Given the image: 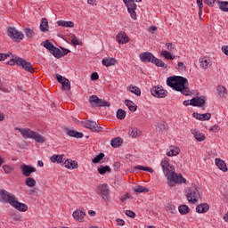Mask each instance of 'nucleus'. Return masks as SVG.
Instances as JSON below:
<instances>
[{
    "instance_id": "1",
    "label": "nucleus",
    "mask_w": 228,
    "mask_h": 228,
    "mask_svg": "<svg viewBox=\"0 0 228 228\" xmlns=\"http://www.w3.org/2000/svg\"><path fill=\"white\" fill-rule=\"evenodd\" d=\"M162 170L164 172V175L167 179L168 186H175V184H186V180L183 177V175L175 174V167L174 166H170V162L168 159H164L160 163Z\"/></svg>"
},
{
    "instance_id": "2",
    "label": "nucleus",
    "mask_w": 228,
    "mask_h": 228,
    "mask_svg": "<svg viewBox=\"0 0 228 228\" xmlns=\"http://www.w3.org/2000/svg\"><path fill=\"white\" fill-rule=\"evenodd\" d=\"M167 85L175 90L181 92L183 95H191V91L188 88V79L182 76H173L167 78Z\"/></svg>"
},
{
    "instance_id": "3",
    "label": "nucleus",
    "mask_w": 228,
    "mask_h": 228,
    "mask_svg": "<svg viewBox=\"0 0 228 228\" xmlns=\"http://www.w3.org/2000/svg\"><path fill=\"white\" fill-rule=\"evenodd\" d=\"M16 129L20 133V134H22V137L25 140H28L30 138L31 140H35L37 143H45V137H44L42 134L29 128H16Z\"/></svg>"
},
{
    "instance_id": "4",
    "label": "nucleus",
    "mask_w": 228,
    "mask_h": 228,
    "mask_svg": "<svg viewBox=\"0 0 228 228\" xmlns=\"http://www.w3.org/2000/svg\"><path fill=\"white\" fill-rule=\"evenodd\" d=\"M139 58H140L141 61H142V63H153L154 65H156V67L167 69L165 62H163V61L156 58L154 56V54L151 53V52L142 53L139 55Z\"/></svg>"
},
{
    "instance_id": "5",
    "label": "nucleus",
    "mask_w": 228,
    "mask_h": 228,
    "mask_svg": "<svg viewBox=\"0 0 228 228\" xmlns=\"http://www.w3.org/2000/svg\"><path fill=\"white\" fill-rule=\"evenodd\" d=\"M200 193H202L200 187H192L189 189L186 195L188 202H190V204H197L199 199H200Z\"/></svg>"
},
{
    "instance_id": "6",
    "label": "nucleus",
    "mask_w": 228,
    "mask_h": 228,
    "mask_svg": "<svg viewBox=\"0 0 228 228\" xmlns=\"http://www.w3.org/2000/svg\"><path fill=\"white\" fill-rule=\"evenodd\" d=\"M96 193L102 197L104 202L111 201V197L110 196V186L108 183L99 184L96 188Z\"/></svg>"
},
{
    "instance_id": "7",
    "label": "nucleus",
    "mask_w": 228,
    "mask_h": 228,
    "mask_svg": "<svg viewBox=\"0 0 228 228\" xmlns=\"http://www.w3.org/2000/svg\"><path fill=\"white\" fill-rule=\"evenodd\" d=\"M124 4L127 8V12L130 14L131 19L133 20H136V8L138 5H136V3H142V0H123Z\"/></svg>"
},
{
    "instance_id": "8",
    "label": "nucleus",
    "mask_w": 228,
    "mask_h": 228,
    "mask_svg": "<svg viewBox=\"0 0 228 228\" xmlns=\"http://www.w3.org/2000/svg\"><path fill=\"white\" fill-rule=\"evenodd\" d=\"M83 127H86V129H90L94 133H102L104 129L102 126H99L97 122L92 121V120H86V121H82L81 122Z\"/></svg>"
},
{
    "instance_id": "9",
    "label": "nucleus",
    "mask_w": 228,
    "mask_h": 228,
    "mask_svg": "<svg viewBox=\"0 0 228 228\" xmlns=\"http://www.w3.org/2000/svg\"><path fill=\"white\" fill-rule=\"evenodd\" d=\"M7 37L12 40H15V42H20V40L24 39V34L12 27L7 29Z\"/></svg>"
},
{
    "instance_id": "10",
    "label": "nucleus",
    "mask_w": 228,
    "mask_h": 228,
    "mask_svg": "<svg viewBox=\"0 0 228 228\" xmlns=\"http://www.w3.org/2000/svg\"><path fill=\"white\" fill-rule=\"evenodd\" d=\"M16 199L15 195L8 192L6 190H0V202H6L12 206Z\"/></svg>"
},
{
    "instance_id": "11",
    "label": "nucleus",
    "mask_w": 228,
    "mask_h": 228,
    "mask_svg": "<svg viewBox=\"0 0 228 228\" xmlns=\"http://www.w3.org/2000/svg\"><path fill=\"white\" fill-rule=\"evenodd\" d=\"M151 95L157 99H165L167 97V90L161 86H155L151 89Z\"/></svg>"
},
{
    "instance_id": "12",
    "label": "nucleus",
    "mask_w": 228,
    "mask_h": 228,
    "mask_svg": "<svg viewBox=\"0 0 228 228\" xmlns=\"http://www.w3.org/2000/svg\"><path fill=\"white\" fill-rule=\"evenodd\" d=\"M61 50H60V48L54 46L51 54H53V56H54V58H57L58 60H60V58H63V56H67V54H69V53H70V50H69L67 48L61 47Z\"/></svg>"
},
{
    "instance_id": "13",
    "label": "nucleus",
    "mask_w": 228,
    "mask_h": 228,
    "mask_svg": "<svg viewBox=\"0 0 228 228\" xmlns=\"http://www.w3.org/2000/svg\"><path fill=\"white\" fill-rule=\"evenodd\" d=\"M20 171L24 177H29L31 174L37 172V169L33 166L23 164L20 166Z\"/></svg>"
},
{
    "instance_id": "14",
    "label": "nucleus",
    "mask_w": 228,
    "mask_h": 228,
    "mask_svg": "<svg viewBox=\"0 0 228 228\" xmlns=\"http://www.w3.org/2000/svg\"><path fill=\"white\" fill-rule=\"evenodd\" d=\"M17 65H19V67H22V69H24V70H26L27 72H34L33 65L22 58H18Z\"/></svg>"
},
{
    "instance_id": "15",
    "label": "nucleus",
    "mask_w": 228,
    "mask_h": 228,
    "mask_svg": "<svg viewBox=\"0 0 228 228\" xmlns=\"http://www.w3.org/2000/svg\"><path fill=\"white\" fill-rule=\"evenodd\" d=\"M206 96H200L198 98H192L190 100L191 106H198L200 108V106H203V104H206Z\"/></svg>"
},
{
    "instance_id": "16",
    "label": "nucleus",
    "mask_w": 228,
    "mask_h": 228,
    "mask_svg": "<svg viewBox=\"0 0 228 228\" xmlns=\"http://www.w3.org/2000/svg\"><path fill=\"white\" fill-rule=\"evenodd\" d=\"M64 133L68 134V136H70L71 138H83L85 134L81 132H77L74 129H69L68 127H64Z\"/></svg>"
},
{
    "instance_id": "17",
    "label": "nucleus",
    "mask_w": 228,
    "mask_h": 228,
    "mask_svg": "<svg viewBox=\"0 0 228 228\" xmlns=\"http://www.w3.org/2000/svg\"><path fill=\"white\" fill-rule=\"evenodd\" d=\"M11 206L18 211H21V213H25V211H28V205L19 202L17 200V198L15 199L14 202L11 204Z\"/></svg>"
},
{
    "instance_id": "18",
    "label": "nucleus",
    "mask_w": 228,
    "mask_h": 228,
    "mask_svg": "<svg viewBox=\"0 0 228 228\" xmlns=\"http://www.w3.org/2000/svg\"><path fill=\"white\" fill-rule=\"evenodd\" d=\"M73 218L77 220V222H83V218L86 216V214L85 213V209H77L73 212L72 215Z\"/></svg>"
},
{
    "instance_id": "19",
    "label": "nucleus",
    "mask_w": 228,
    "mask_h": 228,
    "mask_svg": "<svg viewBox=\"0 0 228 228\" xmlns=\"http://www.w3.org/2000/svg\"><path fill=\"white\" fill-rule=\"evenodd\" d=\"M215 162L216 166L217 167V168H219V170H221L222 172L228 171L227 164H225V161H224L222 159L216 158Z\"/></svg>"
},
{
    "instance_id": "20",
    "label": "nucleus",
    "mask_w": 228,
    "mask_h": 228,
    "mask_svg": "<svg viewBox=\"0 0 228 228\" xmlns=\"http://www.w3.org/2000/svg\"><path fill=\"white\" fill-rule=\"evenodd\" d=\"M116 38L118 40V44H127L129 42V37L126 34V32H119Z\"/></svg>"
},
{
    "instance_id": "21",
    "label": "nucleus",
    "mask_w": 228,
    "mask_h": 228,
    "mask_svg": "<svg viewBox=\"0 0 228 228\" xmlns=\"http://www.w3.org/2000/svg\"><path fill=\"white\" fill-rule=\"evenodd\" d=\"M179 152H181V150H179V147L175 146H169L167 150V156L172 157V156H178Z\"/></svg>"
},
{
    "instance_id": "22",
    "label": "nucleus",
    "mask_w": 228,
    "mask_h": 228,
    "mask_svg": "<svg viewBox=\"0 0 228 228\" xmlns=\"http://www.w3.org/2000/svg\"><path fill=\"white\" fill-rule=\"evenodd\" d=\"M64 167L65 168H68L69 170H74V168H77V161L72 160V159H66L64 161Z\"/></svg>"
},
{
    "instance_id": "23",
    "label": "nucleus",
    "mask_w": 228,
    "mask_h": 228,
    "mask_svg": "<svg viewBox=\"0 0 228 228\" xmlns=\"http://www.w3.org/2000/svg\"><path fill=\"white\" fill-rule=\"evenodd\" d=\"M191 134H193L197 142H204V140H206V135L203 133L199 132L198 130L192 129L191 130Z\"/></svg>"
},
{
    "instance_id": "24",
    "label": "nucleus",
    "mask_w": 228,
    "mask_h": 228,
    "mask_svg": "<svg viewBox=\"0 0 228 228\" xmlns=\"http://www.w3.org/2000/svg\"><path fill=\"white\" fill-rule=\"evenodd\" d=\"M192 117L196 118V120H209L211 118V113H205V114H200L197 112H194L192 114Z\"/></svg>"
},
{
    "instance_id": "25",
    "label": "nucleus",
    "mask_w": 228,
    "mask_h": 228,
    "mask_svg": "<svg viewBox=\"0 0 228 228\" xmlns=\"http://www.w3.org/2000/svg\"><path fill=\"white\" fill-rule=\"evenodd\" d=\"M39 28L42 33H47L49 31V21L46 18L42 19Z\"/></svg>"
},
{
    "instance_id": "26",
    "label": "nucleus",
    "mask_w": 228,
    "mask_h": 228,
    "mask_svg": "<svg viewBox=\"0 0 228 228\" xmlns=\"http://www.w3.org/2000/svg\"><path fill=\"white\" fill-rule=\"evenodd\" d=\"M208 211H209V205L208 203H201L196 208V213H208Z\"/></svg>"
},
{
    "instance_id": "27",
    "label": "nucleus",
    "mask_w": 228,
    "mask_h": 228,
    "mask_svg": "<svg viewBox=\"0 0 228 228\" xmlns=\"http://www.w3.org/2000/svg\"><path fill=\"white\" fill-rule=\"evenodd\" d=\"M102 63L104 67H113V65H117V60L114 58L103 59Z\"/></svg>"
},
{
    "instance_id": "28",
    "label": "nucleus",
    "mask_w": 228,
    "mask_h": 228,
    "mask_svg": "<svg viewBox=\"0 0 228 228\" xmlns=\"http://www.w3.org/2000/svg\"><path fill=\"white\" fill-rule=\"evenodd\" d=\"M57 25L61 28H74V22L60 20L57 21Z\"/></svg>"
},
{
    "instance_id": "29",
    "label": "nucleus",
    "mask_w": 228,
    "mask_h": 228,
    "mask_svg": "<svg viewBox=\"0 0 228 228\" xmlns=\"http://www.w3.org/2000/svg\"><path fill=\"white\" fill-rule=\"evenodd\" d=\"M41 45H43V47H45V49H47L49 51V53H53V50L54 49V45L48 39L42 42Z\"/></svg>"
},
{
    "instance_id": "30",
    "label": "nucleus",
    "mask_w": 228,
    "mask_h": 228,
    "mask_svg": "<svg viewBox=\"0 0 228 228\" xmlns=\"http://www.w3.org/2000/svg\"><path fill=\"white\" fill-rule=\"evenodd\" d=\"M124 143V141L120 137H116L110 141L111 147H114L116 149L117 147H120Z\"/></svg>"
},
{
    "instance_id": "31",
    "label": "nucleus",
    "mask_w": 228,
    "mask_h": 228,
    "mask_svg": "<svg viewBox=\"0 0 228 228\" xmlns=\"http://www.w3.org/2000/svg\"><path fill=\"white\" fill-rule=\"evenodd\" d=\"M50 160L52 163L61 164L65 161V159H63V155H53L50 158Z\"/></svg>"
},
{
    "instance_id": "32",
    "label": "nucleus",
    "mask_w": 228,
    "mask_h": 228,
    "mask_svg": "<svg viewBox=\"0 0 228 228\" xmlns=\"http://www.w3.org/2000/svg\"><path fill=\"white\" fill-rule=\"evenodd\" d=\"M129 136L132 138H138V136H142V131H140L138 128H131L130 131H128Z\"/></svg>"
},
{
    "instance_id": "33",
    "label": "nucleus",
    "mask_w": 228,
    "mask_h": 228,
    "mask_svg": "<svg viewBox=\"0 0 228 228\" xmlns=\"http://www.w3.org/2000/svg\"><path fill=\"white\" fill-rule=\"evenodd\" d=\"M25 184L28 188H35V186H37V180H35V178L28 176L25 179Z\"/></svg>"
},
{
    "instance_id": "34",
    "label": "nucleus",
    "mask_w": 228,
    "mask_h": 228,
    "mask_svg": "<svg viewBox=\"0 0 228 228\" xmlns=\"http://www.w3.org/2000/svg\"><path fill=\"white\" fill-rule=\"evenodd\" d=\"M125 104L127 106L128 110L133 112L136 111L138 108V106H136V104H134L131 100H125Z\"/></svg>"
},
{
    "instance_id": "35",
    "label": "nucleus",
    "mask_w": 228,
    "mask_h": 228,
    "mask_svg": "<svg viewBox=\"0 0 228 228\" xmlns=\"http://www.w3.org/2000/svg\"><path fill=\"white\" fill-rule=\"evenodd\" d=\"M157 131L159 133H165V131H168V126L166 122H159L157 124Z\"/></svg>"
},
{
    "instance_id": "36",
    "label": "nucleus",
    "mask_w": 228,
    "mask_h": 228,
    "mask_svg": "<svg viewBox=\"0 0 228 228\" xmlns=\"http://www.w3.org/2000/svg\"><path fill=\"white\" fill-rule=\"evenodd\" d=\"M160 56H163V58H165V60H175V58H177V56H173L172 53L164 50L160 53Z\"/></svg>"
},
{
    "instance_id": "37",
    "label": "nucleus",
    "mask_w": 228,
    "mask_h": 228,
    "mask_svg": "<svg viewBox=\"0 0 228 228\" xmlns=\"http://www.w3.org/2000/svg\"><path fill=\"white\" fill-rule=\"evenodd\" d=\"M200 63L201 69H209V63H211V61L208 60V58H200Z\"/></svg>"
},
{
    "instance_id": "38",
    "label": "nucleus",
    "mask_w": 228,
    "mask_h": 228,
    "mask_svg": "<svg viewBox=\"0 0 228 228\" xmlns=\"http://www.w3.org/2000/svg\"><path fill=\"white\" fill-rule=\"evenodd\" d=\"M100 175H104L105 174H111V167L110 166L101 167L98 168Z\"/></svg>"
},
{
    "instance_id": "39",
    "label": "nucleus",
    "mask_w": 228,
    "mask_h": 228,
    "mask_svg": "<svg viewBox=\"0 0 228 228\" xmlns=\"http://www.w3.org/2000/svg\"><path fill=\"white\" fill-rule=\"evenodd\" d=\"M134 193H149V189L142 186V185H137L134 187Z\"/></svg>"
},
{
    "instance_id": "40",
    "label": "nucleus",
    "mask_w": 228,
    "mask_h": 228,
    "mask_svg": "<svg viewBox=\"0 0 228 228\" xmlns=\"http://www.w3.org/2000/svg\"><path fill=\"white\" fill-rule=\"evenodd\" d=\"M23 31L27 38H33V37H35V30H33V28H25Z\"/></svg>"
},
{
    "instance_id": "41",
    "label": "nucleus",
    "mask_w": 228,
    "mask_h": 228,
    "mask_svg": "<svg viewBox=\"0 0 228 228\" xmlns=\"http://www.w3.org/2000/svg\"><path fill=\"white\" fill-rule=\"evenodd\" d=\"M178 211L180 215H188V213H190V208L186 205H181L178 208Z\"/></svg>"
},
{
    "instance_id": "42",
    "label": "nucleus",
    "mask_w": 228,
    "mask_h": 228,
    "mask_svg": "<svg viewBox=\"0 0 228 228\" xmlns=\"http://www.w3.org/2000/svg\"><path fill=\"white\" fill-rule=\"evenodd\" d=\"M110 104L109 102H107L106 100L103 99H99L98 103L96 104V107H100V108H110Z\"/></svg>"
},
{
    "instance_id": "43",
    "label": "nucleus",
    "mask_w": 228,
    "mask_h": 228,
    "mask_svg": "<svg viewBox=\"0 0 228 228\" xmlns=\"http://www.w3.org/2000/svg\"><path fill=\"white\" fill-rule=\"evenodd\" d=\"M128 90L132 94H134V95H137L139 97L140 95H142V91L138 88V86H130Z\"/></svg>"
},
{
    "instance_id": "44",
    "label": "nucleus",
    "mask_w": 228,
    "mask_h": 228,
    "mask_svg": "<svg viewBox=\"0 0 228 228\" xmlns=\"http://www.w3.org/2000/svg\"><path fill=\"white\" fill-rule=\"evenodd\" d=\"M217 92L220 97H225V95H227V88H225L224 86H219L217 87Z\"/></svg>"
},
{
    "instance_id": "45",
    "label": "nucleus",
    "mask_w": 228,
    "mask_h": 228,
    "mask_svg": "<svg viewBox=\"0 0 228 228\" xmlns=\"http://www.w3.org/2000/svg\"><path fill=\"white\" fill-rule=\"evenodd\" d=\"M126 110H122V109H118L117 111V118H118V120H124V118H126Z\"/></svg>"
},
{
    "instance_id": "46",
    "label": "nucleus",
    "mask_w": 228,
    "mask_h": 228,
    "mask_svg": "<svg viewBox=\"0 0 228 228\" xmlns=\"http://www.w3.org/2000/svg\"><path fill=\"white\" fill-rule=\"evenodd\" d=\"M70 38H71V44L73 45H81V44H83L79 39H77V37L74 34L70 35Z\"/></svg>"
},
{
    "instance_id": "47",
    "label": "nucleus",
    "mask_w": 228,
    "mask_h": 228,
    "mask_svg": "<svg viewBox=\"0 0 228 228\" xmlns=\"http://www.w3.org/2000/svg\"><path fill=\"white\" fill-rule=\"evenodd\" d=\"M135 168L137 170H143L144 172H150V174H152L154 172V169H152V167H149L136 166Z\"/></svg>"
},
{
    "instance_id": "48",
    "label": "nucleus",
    "mask_w": 228,
    "mask_h": 228,
    "mask_svg": "<svg viewBox=\"0 0 228 228\" xmlns=\"http://www.w3.org/2000/svg\"><path fill=\"white\" fill-rule=\"evenodd\" d=\"M218 6L222 12H228V2H218Z\"/></svg>"
},
{
    "instance_id": "49",
    "label": "nucleus",
    "mask_w": 228,
    "mask_h": 228,
    "mask_svg": "<svg viewBox=\"0 0 228 228\" xmlns=\"http://www.w3.org/2000/svg\"><path fill=\"white\" fill-rule=\"evenodd\" d=\"M104 159V153H100L98 155H96L93 159V163H101V160Z\"/></svg>"
},
{
    "instance_id": "50",
    "label": "nucleus",
    "mask_w": 228,
    "mask_h": 228,
    "mask_svg": "<svg viewBox=\"0 0 228 228\" xmlns=\"http://www.w3.org/2000/svg\"><path fill=\"white\" fill-rule=\"evenodd\" d=\"M99 99L97 95H92L89 98V102L92 105L97 106L98 102H99Z\"/></svg>"
},
{
    "instance_id": "51",
    "label": "nucleus",
    "mask_w": 228,
    "mask_h": 228,
    "mask_svg": "<svg viewBox=\"0 0 228 228\" xmlns=\"http://www.w3.org/2000/svg\"><path fill=\"white\" fill-rule=\"evenodd\" d=\"M167 211L171 215H175L177 213V208L174 205H169L167 207Z\"/></svg>"
},
{
    "instance_id": "52",
    "label": "nucleus",
    "mask_w": 228,
    "mask_h": 228,
    "mask_svg": "<svg viewBox=\"0 0 228 228\" xmlns=\"http://www.w3.org/2000/svg\"><path fill=\"white\" fill-rule=\"evenodd\" d=\"M62 85V90H70V80L69 78H64Z\"/></svg>"
},
{
    "instance_id": "53",
    "label": "nucleus",
    "mask_w": 228,
    "mask_h": 228,
    "mask_svg": "<svg viewBox=\"0 0 228 228\" xmlns=\"http://www.w3.org/2000/svg\"><path fill=\"white\" fill-rule=\"evenodd\" d=\"M166 47L169 53H174L175 51V45H174V43H166Z\"/></svg>"
},
{
    "instance_id": "54",
    "label": "nucleus",
    "mask_w": 228,
    "mask_h": 228,
    "mask_svg": "<svg viewBox=\"0 0 228 228\" xmlns=\"http://www.w3.org/2000/svg\"><path fill=\"white\" fill-rule=\"evenodd\" d=\"M197 4L199 7V17L202 19L200 16L202 15V9L204 8V4H202V0H197Z\"/></svg>"
},
{
    "instance_id": "55",
    "label": "nucleus",
    "mask_w": 228,
    "mask_h": 228,
    "mask_svg": "<svg viewBox=\"0 0 228 228\" xmlns=\"http://www.w3.org/2000/svg\"><path fill=\"white\" fill-rule=\"evenodd\" d=\"M3 169L5 174H12V172H13V167L10 165H4Z\"/></svg>"
},
{
    "instance_id": "56",
    "label": "nucleus",
    "mask_w": 228,
    "mask_h": 228,
    "mask_svg": "<svg viewBox=\"0 0 228 228\" xmlns=\"http://www.w3.org/2000/svg\"><path fill=\"white\" fill-rule=\"evenodd\" d=\"M12 219L14 220V222H22V216H20V215L14 214L12 216Z\"/></svg>"
},
{
    "instance_id": "57",
    "label": "nucleus",
    "mask_w": 228,
    "mask_h": 228,
    "mask_svg": "<svg viewBox=\"0 0 228 228\" xmlns=\"http://www.w3.org/2000/svg\"><path fill=\"white\" fill-rule=\"evenodd\" d=\"M56 79L58 81V83H61V85H62L65 82V79H67L66 77H63L61 75L57 74L56 75Z\"/></svg>"
},
{
    "instance_id": "58",
    "label": "nucleus",
    "mask_w": 228,
    "mask_h": 228,
    "mask_svg": "<svg viewBox=\"0 0 228 228\" xmlns=\"http://www.w3.org/2000/svg\"><path fill=\"white\" fill-rule=\"evenodd\" d=\"M19 58L20 57L11 59L9 61H7V65H11V66L17 65V61L19 60Z\"/></svg>"
},
{
    "instance_id": "59",
    "label": "nucleus",
    "mask_w": 228,
    "mask_h": 228,
    "mask_svg": "<svg viewBox=\"0 0 228 228\" xmlns=\"http://www.w3.org/2000/svg\"><path fill=\"white\" fill-rule=\"evenodd\" d=\"M210 133H218L220 131V126L215 125L209 128Z\"/></svg>"
},
{
    "instance_id": "60",
    "label": "nucleus",
    "mask_w": 228,
    "mask_h": 228,
    "mask_svg": "<svg viewBox=\"0 0 228 228\" xmlns=\"http://www.w3.org/2000/svg\"><path fill=\"white\" fill-rule=\"evenodd\" d=\"M125 215H126V216H129L130 218H134V216H136V214L132 210H126L125 212Z\"/></svg>"
},
{
    "instance_id": "61",
    "label": "nucleus",
    "mask_w": 228,
    "mask_h": 228,
    "mask_svg": "<svg viewBox=\"0 0 228 228\" xmlns=\"http://www.w3.org/2000/svg\"><path fill=\"white\" fill-rule=\"evenodd\" d=\"M91 79L92 81H97V79H99V74L97 72L92 73Z\"/></svg>"
},
{
    "instance_id": "62",
    "label": "nucleus",
    "mask_w": 228,
    "mask_h": 228,
    "mask_svg": "<svg viewBox=\"0 0 228 228\" xmlns=\"http://www.w3.org/2000/svg\"><path fill=\"white\" fill-rule=\"evenodd\" d=\"M216 1V0H204V3L208 4V6H214Z\"/></svg>"
},
{
    "instance_id": "63",
    "label": "nucleus",
    "mask_w": 228,
    "mask_h": 228,
    "mask_svg": "<svg viewBox=\"0 0 228 228\" xmlns=\"http://www.w3.org/2000/svg\"><path fill=\"white\" fill-rule=\"evenodd\" d=\"M113 167H114L115 172H118V170H120V162H115Z\"/></svg>"
},
{
    "instance_id": "64",
    "label": "nucleus",
    "mask_w": 228,
    "mask_h": 228,
    "mask_svg": "<svg viewBox=\"0 0 228 228\" xmlns=\"http://www.w3.org/2000/svg\"><path fill=\"white\" fill-rule=\"evenodd\" d=\"M222 51H223L224 53L226 54V56H228V45L223 46Z\"/></svg>"
}]
</instances>
